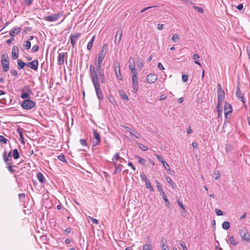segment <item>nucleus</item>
<instances>
[{
	"label": "nucleus",
	"mask_w": 250,
	"mask_h": 250,
	"mask_svg": "<svg viewBox=\"0 0 250 250\" xmlns=\"http://www.w3.org/2000/svg\"><path fill=\"white\" fill-rule=\"evenodd\" d=\"M37 177L38 180L41 183H44V176L41 172H38L37 174Z\"/></svg>",
	"instance_id": "23"
},
{
	"label": "nucleus",
	"mask_w": 250,
	"mask_h": 250,
	"mask_svg": "<svg viewBox=\"0 0 250 250\" xmlns=\"http://www.w3.org/2000/svg\"><path fill=\"white\" fill-rule=\"evenodd\" d=\"M1 62L2 69L4 72L7 71L9 69V58L7 54H3L1 56Z\"/></svg>",
	"instance_id": "2"
},
{
	"label": "nucleus",
	"mask_w": 250,
	"mask_h": 250,
	"mask_svg": "<svg viewBox=\"0 0 250 250\" xmlns=\"http://www.w3.org/2000/svg\"><path fill=\"white\" fill-rule=\"evenodd\" d=\"M232 109L231 105L229 104L226 103L224 106V112L226 116L228 113L232 112Z\"/></svg>",
	"instance_id": "16"
},
{
	"label": "nucleus",
	"mask_w": 250,
	"mask_h": 250,
	"mask_svg": "<svg viewBox=\"0 0 250 250\" xmlns=\"http://www.w3.org/2000/svg\"><path fill=\"white\" fill-rule=\"evenodd\" d=\"M18 63V69L21 70L25 66V63L24 62L21 60H18L17 61Z\"/></svg>",
	"instance_id": "22"
},
{
	"label": "nucleus",
	"mask_w": 250,
	"mask_h": 250,
	"mask_svg": "<svg viewBox=\"0 0 250 250\" xmlns=\"http://www.w3.org/2000/svg\"><path fill=\"white\" fill-rule=\"evenodd\" d=\"M193 8L196 11H197L198 12H200L201 13H202L204 12V10H203V8H202L201 7H198V6H194L193 7Z\"/></svg>",
	"instance_id": "48"
},
{
	"label": "nucleus",
	"mask_w": 250,
	"mask_h": 250,
	"mask_svg": "<svg viewBox=\"0 0 250 250\" xmlns=\"http://www.w3.org/2000/svg\"><path fill=\"white\" fill-rule=\"evenodd\" d=\"M19 56V48L17 46H13L12 51V58L13 59H16Z\"/></svg>",
	"instance_id": "12"
},
{
	"label": "nucleus",
	"mask_w": 250,
	"mask_h": 250,
	"mask_svg": "<svg viewBox=\"0 0 250 250\" xmlns=\"http://www.w3.org/2000/svg\"><path fill=\"white\" fill-rule=\"evenodd\" d=\"M31 47V42L29 41H26L24 44L23 45V47L21 48V50L23 52L24 51L25 49L28 50Z\"/></svg>",
	"instance_id": "20"
},
{
	"label": "nucleus",
	"mask_w": 250,
	"mask_h": 250,
	"mask_svg": "<svg viewBox=\"0 0 250 250\" xmlns=\"http://www.w3.org/2000/svg\"><path fill=\"white\" fill-rule=\"evenodd\" d=\"M107 49V45L106 44H105L103 46L101 51L100 52V53H102V54L103 53V54L106 55Z\"/></svg>",
	"instance_id": "34"
},
{
	"label": "nucleus",
	"mask_w": 250,
	"mask_h": 250,
	"mask_svg": "<svg viewBox=\"0 0 250 250\" xmlns=\"http://www.w3.org/2000/svg\"><path fill=\"white\" fill-rule=\"evenodd\" d=\"M155 6H149V7H146V8H144L143 9H142L141 11V13H143L145 11H146V10H148V9H152V8H154Z\"/></svg>",
	"instance_id": "59"
},
{
	"label": "nucleus",
	"mask_w": 250,
	"mask_h": 250,
	"mask_svg": "<svg viewBox=\"0 0 250 250\" xmlns=\"http://www.w3.org/2000/svg\"><path fill=\"white\" fill-rule=\"evenodd\" d=\"M65 53H59L58 56V64L62 65L64 63V58L65 56Z\"/></svg>",
	"instance_id": "18"
},
{
	"label": "nucleus",
	"mask_w": 250,
	"mask_h": 250,
	"mask_svg": "<svg viewBox=\"0 0 250 250\" xmlns=\"http://www.w3.org/2000/svg\"><path fill=\"white\" fill-rule=\"evenodd\" d=\"M214 175L215 176V179L217 180L220 177V174L218 171H215L214 172Z\"/></svg>",
	"instance_id": "54"
},
{
	"label": "nucleus",
	"mask_w": 250,
	"mask_h": 250,
	"mask_svg": "<svg viewBox=\"0 0 250 250\" xmlns=\"http://www.w3.org/2000/svg\"><path fill=\"white\" fill-rule=\"evenodd\" d=\"M32 0H25L24 3L26 5L29 6L32 3Z\"/></svg>",
	"instance_id": "63"
},
{
	"label": "nucleus",
	"mask_w": 250,
	"mask_h": 250,
	"mask_svg": "<svg viewBox=\"0 0 250 250\" xmlns=\"http://www.w3.org/2000/svg\"><path fill=\"white\" fill-rule=\"evenodd\" d=\"M188 75H183L182 76V81L184 83L188 81Z\"/></svg>",
	"instance_id": "60"
},
{
	"label": "nucleus",
	"mask_w": 250,
	"mask_h": 250,
	"mask_svg": "<svg viewBox=\"0 0 250 250\" xmlns=\"http://www.w3.org/2000/svg\"><path fill=\"white\" fill-rule=\"evenodd\" d=\"M215 212H216V214L218 216L222 215L224 214V213L221 210L217 209V208L215 209Z\"/></svg>",
	"instance_id": "53"
},
{
	"label": "nucleus",
	"mask_w": 250,
	"mask_h": 250,
	"mask_svg": "<svg viewBox=\"0 0 250 250\" xmlns=\"http://www.w3.org/2000/svg\"><path fill=\"white\" fill-rule=\"evenodd\" d=\"M39 50V46L37 44H35L32 47L31 50L33 52H36Z\"/></svg>",
	"instance_id": "49"
},
{
	"label": "nucleus",
	"mask_w": 250,
	"mask_h": 250,
	"mask_svg": "<svg viewBox=\"0 0 250 250\" xmlns=\"http://www.w3.org/2000/svg\"><path fill=\"white\" fill-rule=\"evenodd\" d=\"M107 49V45L106 44H105L103 46L101 51L100 52V53H102V54L103 53V54L106 55Z\"/></svg>",
	"instance_id": "33"
},
{
	"label": "nucleus",
	"mask_w": 250,
	"mask_h": 250,
	"mask_svg": "<svg viewBox=\"0 0 250 250\" xmlns=\"http://www.w3.org/2000/svg\"><path fill=\"white\" fill-rule=\"evenodd\" d=\"M143 250H152V249L150 245L146 244L143 246Z\"/></svg>",
	"instance_id": "38"
},
{
	"label": "nucleus",
	"mask_w": 250,
	"mask_h": 250,
	"mask_svg": "<svg viewBox=\"0 0 250 250\" xmlns=\"http://www.w3.org/2000/svg\"><path fill=\"white\" fill-rule=\"evenodd\" d=\"M230 243L233 245H236L238 244V242L235 240L233 236H230L229 238Z\"/></svg>",
	"instance_id": "32"
},
{
	"label": "nucleus",
	"mask_w": 250,
	"mask_h": 250,
	"mask_svg": "<svg viewBox=\"0 0 250 250\" xmlns=\"http://www.w3.org/2000/svg\"><path fill=\"white\" fill-rule=\"evenodd\" d=\"M221 104V103H217V107H216L217 111L218 112V116L219 117L221 116V114H222V112Z\"/></svg>",
	"instance_id": "27"
},
{
	"label": "nucleus",
	"mask_w": 250,
	"mask_h": 250,
	"mask_svg": "<svg viewBox=\"0 0 250 250\" xmlns=\"http://www.w3.org/2000/svg\"><path fill=\"white\" fill-rule=\"evenodd\" d=\"M25 90L29 93H32V91H31V89H30V87L28 85L27 86H25Z\"/></svg>",
	"instance_id": "64"
},
{
	"label": "nucleus",
	"mask_w": 250,
	"mask_h": 250,
	"mask_svg": "<svg viewBox=\"0 0 250 250\" xmlns=\"http://www.w3.org/2000/svg\"><path fill=\"white\" fill-rule=\"evenodd\" d=\"M2 158L3 161L4 162L6 165H10L11 164H12V160L8 158V156H7V154L5 151L2 154Z\"/></svg>",
	"instance_id": "15"
},
{
	"label": "nucleus",
	"mask_w": 250,
	"mask_h": 250,
	"mask_svg": "<svg viewBox=\"0 0 250 250\" xmlns=\"http://www.w3.org/2000/svg\"><path fill=\"white\" fill-rule=\"evenodd\" d=\"M58 159L60 161H61L62 162H64V163H66L67 162V161L65 159V157H64V155H59L58 156Z\"/></svg>",
	"instance_id": "39"
},
{
	"label": "nucleus",
	"mask_w": 250,
	"mask_h": 250,
	"mask_svg": "<svg viewBox=\"0 0 250 250\" xmlns=\"http://www.w3.org/2000/svg\"><path fill=\"white\" fill-rule=\"evenodd\" d=\"M120 96L125 100L126 101H128L129 100V99L128 98V96L125 93H122L120 94Z\"/></svg>",
	"instance_id": "44"
},
{
	"label": "nucleus",
	"mask_w": 250,
	"mask_h": 250,
	"mask_svg": "<svg viewBox=\"0 0 250 250\" xmlns=\"http://www.w3.org/2000/svg\"><path fill=\"white\" fill-rule=\"evenodd\" d=\"M80 143L82 146H87L86 141L84 139H80Z\"/></svg>",
	"instance_id": "52"
},
{
	"label": "nucleus",
	"mask_w": 250,
	"mask_h": 250,
	"mask_svg": "<svg viewBox=\"0 0 250 250\" xmlns=\"http://www.w3.org/2000/svg\"><path fill=\"white\" fill-rule=\"evenodd\" d=\"M10 74L11 75L16 77L18 75V72L15 69H11L10 70Z\"/></svg>",
	"instance_id": "47"
},
{
	"label": "nucleus",
	"mask_w": 250,
	"mask_h": 250,
	"mask_svg": "<svg viewBox=\"0 0 250 250\" xmlns=\"http://www.w3.org/2000/svg\"><path fill=\"white\" fill-rule=\"evenodd\" d=\"M90 219L91 220V222L93 223V224H99V221L96 219H94L93 218V217H89Z\"/></svg>",
	"instance_id": "50"
},
{
	"label": "nucleus",
	"mask_w": 250,
	"mask_h": 250,
	"mask_svg": "<svg viewBox=\"0 0 250 250\" xmlns=\"http://www.w3.org/2000/svg\"><path fill=\"white\" fill-rule=\"evenodd\" d=\"M161 248L162 250H169L168 247L164 244L162 245Z\"/></svg>",
	"instance_id": "62"
},
{
	"label": "nucleus",
	"mask_w": 250,
	"mask_h": 250,
	"mask_svg": "<svg viewBox=\"0 0 250 250\" xmlns=\"http://www.w3.org/2000/svg\"><path fill=\"white\" fill-rule=\"evenodd\" d=\"M21 106L26 110H30L33 108L35 105L36 103L31 100H24L21 103Z\"/></svg>",
	"instance_id": "3"
},
{
	"label": "nucleus",
	"mask_w": 250,
	"mask_h": 250,
	"mask_svg": "<svg viewBox=\"0 0 250 250\" xmlns=\"http://www.w3.org/2000/svg\"><path fill=\"white\" fill-rule=\"evenodd\" d=\"M146 185L147 188H149L150 190L152 192H153L154 189L151 186L150 183L148 181L146 183Z\"/></svg>",
	"instance_id": "40"
},
{
	"label": "nucleus",
	"mask_w": 250,
	"mask_h": 250,
	"mask_svg": "<svg viewBox=\"0 0 250 250\" xmlns=\"http://www.w3.org/2000/svg\"><path fill=\"white\" fill-rule=\"evenodd\" d=\"M122 34H123V30H121V29H119L117 31L116 34L115 35V40H114V43L116 44H119L120 43V42L122 39Z\"/></svg>",
	"instance_id": "10"
},
{
	"label": "nucleus",
	"mask_w": 250,
	"mask_h": 250,
	"mask_svg": "<svg viewBox=\"0 0 250 250\" xmlns=\"http://www.w3.org/2000/svg\"><path fill=\"white\" fill-rule=\"evenodd\" d=\"M94 40L95 36H93L90 41V42L87 43L86 48L88 50H90L91 49Z\"/></svg>",
	"instance_id": "26"
},
{
	"label": "nucleus",
	"mask_w": 250,
	"mask_h": 250,
	"mask_svg": "<svg viewBox=\"0 0 250 250\" xmlns=\"http://www.w3.org/2000/svg\"><path fill=\"white\" fill-rule=\"evenodd\" d=\"M139 146L140 148L143 151H146L148 149L147 147L146 146H145L143 144H140Z\"/></svg>",
	"instance_id": "51"
},
{
	"label": "nucleus",
	"mask_w": 250,
	"mask_h": 250,
	"mask_svg": "<svg viewBox=\"0 0 250 250\" xmlns=\"http://www.w3.org/2000/svg\"><path fill=\"white\" fill-rule=\"evenodd\" d=\"M217 87L218 103H222L225 98V93L219 84H218Z\"/></svg>",
	"instance_id": "7"
},
{
	"label": "nucleus",
	"mask_w": 250,
	"mask_h": 250,
	"mask_svg": "<svg viewBox=\"0 0 250 250\" xmlns=\"http://www.w3.org/2000/svg\"><path fill=\"white\" fill-rule=\"evenodd\" d=\"M62 16V13L57 14H53L50 16H48L44 18V20L47 21H57L60 17Z\"/></svg>",
	"instance_id": "6"
},
{
	"label": "nucleus",
	"mask_w": 250,
	"mask_h": 250,
	"mask_svg": "<svg viewBox=\"0 0 250 250\" xmlns=\"http://www.w3.org/2000/svg\"><path fill=\"white\" fill-rule=\"evenodd\" d=\"M81 34L80 33H76L75 35L71 34L70 36V40L71 42V44H72L73 47H74L76 44V41L79 38Z\"/></svg>",
	"instance_id": "11"
},
{
	"label": "nucleus",
	"mask_w": 250,
	"mask_h": 250,
	"mask_svg": "<svg viewBox=\"0 0 250 250\" xmlns=\"http://www.w3.org/2000/svg\"><path fill=\"white\" fill-rule=\"evenodd\" d=\"M162 164L167 170L168 171H170L169 166L166 161L162 162Z\"/></svg>",
	"instance_id": "37"
},
{
	"label": "nucleus",
	"mask_w": 250,
	"mask_h": 250,
	"mask_svg": "<svg viewBox=\"0 0 250 250\" xmlns=\"http://www.w3.org/2000/svg\"><path fill=\"white\" fill-rule=\"evenodd\" d=\"M129 68L130 70H131V71L136 70L135 67V64H134V60H132V63L130 64L129 65Z\"/></svg>",
	"instance_id": "45"
},
{
	"label": "nucleus",
	"mask_w": 250,
	"mask_h": 250,
	"mask_svg": "<svg viewBox=\"0 0 250 250\" xmlns=\"http://www.w3.org/2000/svg\"><path fill=\"white\" fill-rule=\"evenodd\" d=\"M229 227H230V225H229V222L225 221V222H223V223L222 224V228L224 229H228L229 228Z\"/></svg>",
	"instance_id": "30"
},
{
	"label": "nucleus",
	"mask_w": 250,
	"mask_h": 250,
	"mask_svg": "<svg viewBox=\"0 0 250 250\" xmlns=\"http://www.w3.org/2000/svg\"><path fill=\"white\" fill-rule=\"evenodd\" d=\"M19 200L21 202H24L25 199V193H22L19 194L18 195Z\"/></svg>",
	"instance_id": "31"
},
{
	"label": "nucleus",
	"mask_w": 250,
	"mask_h": 250,
	"mask_svg": "<svg viewBox=\"0 0 250 250\" xmlns=\"http://www.w3.org/2000/svg\"><path fill=\"white\" fill-rule=\"evenodd\" d=\"M131 72L132 74V78L137 77V72L136 70H135L134 71L133 70L131 71Z\"/></svg>",
	"instance_id": "57"
},
{
	"label": "nucleus",
	"mask_w": 250,
	"mask_h": 250,
	"mask_svg": "<svg viewBox=\"0 0 250 250\" xmlns=\"http://www.w3.org/2000/svg\"><path fill=\"white\" fill-rule=\"evenodd\" d=\"M21 28L20 27L15 28L13 30L10 31L9 35L11 37H14L15 34H18L19 33H20L21 32Z\"/></svg>",
	"instance_id": "19"
},
{
	"label": "nucleus",
	"mask_w": 250,
	"mask_h": 250,
	"mask_svg": "<svg viewBox=\"0 0 250 250\" xmlns=\"http://www.w3.org/2000/svg\"><path fill=\"white\" fill-rule=\"evenodd\" d=\"M136 158H137L138 159V162L142 165H145V164H146V160L144 158H142L139 156H135Z\"/></svg>",
	"instance_id": "29"
},
{
	"label": "nucleus",
	"mask_w": 250,
	"mask_h": 250,
	"mask_svg": "<svg viewBox=\"0 0 250 250\" xmlns=\"http://www.w3.org/2000/svg\"><path fill=\"white\" fill-rule=\"evenodd\" d=\"M177 204H178V205L179 206V207L183 209V212L185 213L186 212V208H185V206H184V205L180 202V201L179 200H177Z\"/></svg>",
	"instance_id": "35"
},
{
	"label": "nucleus",
	"mask_w": 250,
	"mask_h": 250,
	"mask_svg": "<svg viewBox=\"0 0 250 250\" xmlns=\"http://www.w3.org/2000/svg\"><path fill=\"white\" fill-rule=\"evenodd\" d=\"M146 79L148 83H153L157 81L158 76L157 74L151 73L146 76Z\"/></svg>",
	"instance_id": "9"
},
{
	"label": "nucleus",
	"mask_w": 250,
	"mask_h": 250,
	"mask_svg": "<svg viewBox=\"0 0 250 250\" xmlns=\"http://www.w3.org/2000/svg\"><path fill=\"white\" fill-rule=\"evenodd\" d=\"M239 234L242 241L249 243L250 241V234L249 231L245 229L239 230Z\"/></svg>",
	"instance_id": "4"
},
{
	"label": "nucleus",
	"mask_w": 250,
	"mask_h": 250,
	"mask_svg": "<svg viewBox=\"0 0 250 250\" xmlns=\"http://www.w3.org/2000/svg\"><path fill=\"white\" fill-rule=\"evenodd\" d=\"M120 157H119V153H116L114 157L112 158V161H114V160H117L119 159Z\"/></svg>",
	"instance_id": "56"
},
{
	"label": "nucleus",
	"mask_w": 250,
	"mask_h": 250,
	"mask_svg": "<svg viewBox=\"0 0 250 250\" xmlns=\"http://www.w3.org/2000/svg\"><path fill=\"white\" fill-rule=\"evenodd\" d=\"M24 90H22V94L21 95V98L25 100H29L30 99V96L28 93L23 92Z\"/></svg>",
	"instance_id": "24"
},
{
	"label": "nucleus",
	"mask_w": 250,
	"mask_h": 250,
	"mask_svg": "<svg viewBox=\"0 0 250 250\" xmlns=\"http://www.w3.org/2000/svg\"><path fill=\"white\" fill-rule=\"evenodd\" d=\"M236 96L237 98L240 100L242 102L245 103V100L243 94L240 89V87L238 86L237 87V90L236 92Z\"/></svg>",
	"instance_id": "14"
},
{
	"label": "nucleus",
	"mask_w": 250,
	"mask_h": 250,
	"mask_svg": "<svg viewBox=\"0 0 250 250\" xmlns=\"http://www.w3.org/2000/svg\"><path fill=\"white\" fill-rule=\"evenodd\" d=\"M17 132L19 134L20 138H22V131L21 128H18L17 129Z\"/></svg>",
	"instance_id": "55"
},
{
	"label": "nucleus",
	"mask_w": 250,
	"mask_h": 250,
	"mask_svg": "<svg viewBox=\"0 0 250 250\" xmlns=\"http://www.w3.org/2000/svg\"><path fill=\"white\" fill-rule=\"evenodd\" d=\"M156 157H157L158 159L162 163V162L165 161L164 160L163 157L159 155H156Z\"/></svg>",
	"instance_id": "58"
},
{
	"label": "nucleus",
	"mask_w": 250,
	"mask_h": 250,
	"mask_svg": "<svg viewBox=\"0 0 250 250\" xmlns=\"http://www.w3.org/2000/svg\"><path fill=\"white\" fill-rule=\"evenodd\" d=\"M13 157L14 159H18L20 157V154L19 153L17 149H14L13 150V154H12Z\"/></svg>",
	"instance_id": "25"
},
{
	"label": "nucleus",
	"mask_w": 250,
	"mask_h": 250,
	"mask_svg": "<svg viewBox=\"0 0 250 250\" xmlns=\"http://www.w3.org/2000/svg\"><path fill=\"white\" fill-rule=\"evenodd\" d=\"M13 167H16L15 166H10V165H8V166L7 167L8 170L12 173H14L15 172V170L13 169Z\"/></svg>",
	"instance_id": "46"
},
{
	"label": "nucleus",
	"mask_w": 250,
	"mask_h": 250,
	"mask_svg": "<svg viewBox=\"0 0 250 250\" xmlns=\"http://www.w3.org/2000/svg\"><path fill=\"white\" fill-rule=\"evenodd\" d=\"M166 181L169 183L173 188H175L176 187V185L173 182L170 177L168 176H165Z\"/></svg>",
	"instance_id": "21"
},
{
	"label": "nucleus",
	"mask_w": 250,
	"mask_h": 250,
	"mask_svg": "<svg viewBox=\"0 0 250 250\" xmlns=\"http://www.w3.org/2000/svg\"><path fill=\"white\" fill-rule=\"evenodd\" d=\"M38 65L39 62L36 59L31 62V66L30 68L34 70L37 71L38 68Z\"/></svg>",
	"instance_id": "17"
},
{
	"label": "nucleus",
	"mask_w": 250,
	"mask_h": 250,
	"mask_svg": "<svg viewBox=\"0 0 250 250\" xmlns=\"http://www.w3.org/2000/svg\"><path fill=\"white\" fill-rule=\"evenodd\" d=\"M114 70L117 79L121 81L123 80V77L121 74L120 67L117 62L114 63Z\"/></svg>",
	"instance_id": "8"
},
{
	"label": "nucleus",
	"mask_w": 250,
	"mask_h": 250,
	"mask_svg": "<svg viewBox=\"0 0 250 250\" xmlns=\"http://www.w3.org/2000/svg\"><path fill=\"white\" fill-rule=\"evenodd\" d=\"M140 177L142 180L146 182H146H148V180L147 178L146 175L145 174H144V173L141 174Z\"/></svg>",
	"instance_id": "42"
},
{
	"label": "nucleus",
	"mask_w": 250,
	"mask_h": 250,
	"mask_svg": "<svg viewBox=\"0 0 250 250\" xmlns=\"http://www.w3.org/2000/svg\"><path fill=\"white\" fill-rule=\"evenodd\" d=\"M8 140L6 139L2 135H0V143H3L6 144Z\"/></svg>",
	"instance_id": "43"
},
{
	"label": "nucleus",
	"mask_w": 250,
	"mask_h": 250,
	"mask_svg": "<svg viewBox=\"0 0 250 250\" xmlns=\"http://www.w3.org/2000/svg\"><path fill=\"white\" fill-rule=\"evenodd\" d=\"M93 137L92 140V146H97L101 142V137L99 133L95 129L93 131Z\"/></svg>",
	"instance_id": "5"
},
{
	"label": "nucleus",
	"mask_w": 250,
	"mask_h": 250,
	"mask_svg": "<svg viewBox=\"0 0 250 250\" xmlns=\"http://www.w3.org/2000/svg\"><path fill=\"white\" fill-rule=\"evenodd\" d=\"M105 54L100 53L97 63H95V65L91 64L89 66L90 78L93 84L96 95L99 100L104 99V96L102 91L100 82L104 83H105L104 69L102 68V62Z\"/></svg>",
	"instance_id": "1"
},
{
	"label": "nucleus",
	"mask_w": 250,
	"mask_h": 250,
	"mask_svg": "<svg viewBox=\"0 0 250 250\" xmlns=\"http://www.w3.org/2000/svg\"><path fill=\"white\" fill-rule=\"evenodd\" d=\"M156 186H157L158 190L160 192V193L161 194L165 193V192L161 187L160 183L159 182H158V181H156Z\"/></svg>",
	"instance_id": "28"
},
{
	"label": "nucleus",
	"mask_w": 250,
	"mask_h": 250,
	"mask_svg": "<svg viewBox=\"0 0 250 250\" xmlns=\"http://www.w3.org/2000/svg\"><path fill=\"white\" fill-rule=\"evenodd\" d=\"M162 196L163 199L165 201V202H166V203L167 204V207H169V205H170V203H169V202L168 201V199L167 198V196H166L165 193H164V194H162Z\"/></svg>",
	"instance_id": "36"
},
{
	"label": "nucleus",
	"mask_w": 250,
	"mask_h": 250,
	"mask_svg": "<svg viewBox=\"0 0 250 250\" xmlns=\"http://www.w3.org/2000/svg\"><path fill=\"white\" fill-rule=\"evenodd\" d=\"M179 39V35L177 34H173L172 40L174 42H177V41Z\"/></svg>",
	"instance_id": "41"
},
{
	"label": "nucleus",
	"mask_w": 250,
	"mask_h": 250,
	"mask_svg": "<svg viewBox=\"0 0 250 250\" xmlns=\"http://www.w3.org/2000/svg\"><path fill=\"white\" fill-rule=\"evenodd\" d=\"M132 88L135 92L138 90V82L137 77L132 78Z\"/></svg>",
	"instance_id": "13"
},
{
	"label": "nucleus",
	"mask_w": 250,
	"mask_h": 250,
	"mask_svg": "<svg viewBox=\"0 0 250 250\" xmlns=\"http://www.w3.org/2000/svg\"><path fill=\"white\" fill-rule=\"evenodd\" d=\"M121 171V168L120 166H116L115 167V173H117L118 172H120Z\"/></svg>",
	"instance_id": "61"
}]
</instances>
